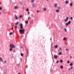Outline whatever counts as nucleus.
I'll return each mask as SVG.
<instances>
[{"instance_id": "nucleus-22", "label": "nucleus", "mask_w": 74, "mask_h": 74, "mask_svg": "<svg viewBox=\"0 0 74 74\" xmlns=\"http://www.w3.org/2000/svg\"><path fill=\"white\" fill-rule=\"evenodd\" d=\"M57 5H58L56 3L55 4V6L56 7Z\"/></svg>"}, {"instance_id": "nucleus-39", "label": "nucleus", "mask_w": 74, "mask_h": 74, "mask_svg": "<svg viewBox=\"0 0 74 74\" xmlns=\"http://www.w3.org/2000/svg\"><path fill=\"white\" fill-rule=\"evenodd\" d=\"M14 29V27H12L11 28V30H13Z\"/></svg>"}, {"instance_id": "nucleus-11", "label": "nucleus", "mask_w": 74, "mask_h": 74, "mask_svg": "<svg viewBox=\"0 0 74 74\" xmlns=\"http://www.w3.org/2000/svg\"><path fill=\"white\" fill-rule=\"evenodd\" d=\"M0 61L1 62H2L3 60L2 59V58H1V57H0Z\"/></svg>"}, {"instance_id": "nucleus-1", "label": "nucleus", "mask_w": 74, "mask_h": 74, "mask_svg": "<svg viewBox=\"0 0 74 74\" xmlns=\"http://www.w3.org/2000/svg\"><path fill=\"white\" fill-rule=\"evenodd\" d=\"M10 51H12V48H15V46L14 45V44H10Z\"/></svg>"}, {"instance_id": "nucleus-8", "label": "nucleus", "mask_w": 74, "mask_h": 74, "mask_svg": "<svg viewBox=\"0 0 74 74\" xmlns=\"http://www.w3.org/2000/svg\"><path fill=\"white\" fill-rule=\"evenodd\" d=\"M70 6L72 7L73 6V3H70Z\"/></svg>"}, {"instance_id": "nucleus-48", "label": "nucleus", "mask_w": 74, "mask_h": 74, "mask_svg": "<svg viewBox=\"0 0 74 74\" xmlns=\"http://www.w3.org/2000/svg\"><path fill=\"white\" fill-rule=\"evenodd\" d=\"M21 48L23 49V47H21Z\"/></svg>"}, {"instance_id": "nucleus-35", "label": "nucleus", "mask_w": 74, "mask_h": 74, "mask_svg": "<svg viewBox=\"0 0 74 74\" xmlns=\"http://www.w3.org/2000/svg\"><path fill=\"white\" fill-rule=\"evenodd\" d=\"M56 63H59V60H57V61L56 62Z\"/></svg>"}, {"instance_id": "nucleus-16", "label": "nucleus", "mask_w": 74, "mask_h": 74, "mask_svg": "<svg viewBox=\"0 0 74 74\" xmlns=\"http://www.w3.org/2000/svg\"><path fill=\"white\" fill-rule=\"evenodd\" d=\"M25 22L26 24H27V23H28V21H25Z\"/></svg>"}, {"instance_id": "nucleus-23", "label": "nucleus", "mask_w": 74, "mask_h": 74, "mask_svg": "<svg viewBox=\"0 0 74 74\" xmlns=\"http://www.w3.org/2000/svg\"><path fill=\"white\" fill-rule=\"evenodd\" d=\"M60 62H61V63H62L63 62V60H60Z\"/></svg>"}, {"instance_id": "nucleus-56", "label": "nucleus", "mask_w": 74, "mask_h": 74, "mask_svg": "<svg viewBox=\"0 0 74 74\" xmlns=\"http://www.w3.org/2000/svg\"><path fill=\"white\" fill-rule=\"evenodd\" d=\"M1 14V12H0V15Z\"/></svg>"}, {"instance_id": "nucleus-28", "label": "nucleus", "mask_w": 74, "mask_h": 74, "mask_svg": "<svg viewBox=\"0 0 74 74\" xmlns=\"http://www.w3.org/2000/svg\"><path fill=\"white\" fill-rule=\"evenodd\" d=\"M14 28L15 29H17V26H15L14 27Z\"/></svg>"}, {"instance_id": "nucleus-29", "label": "nucleus", "mask_w": 74, "mask_h": 74, "mask_svg": "<svg viewBox=\"0 0 74 74\" xmlns=\"http://www.w3.org/2000/svg\"><path fill=\"white\" fill-rule=\"evenodd\" d=\"M43 10L45 11H46V8H44Z\"/></svg>"}, {"instance_id": "nucleus-37", "label": "nucleus", "mask_w": 74, "mask_h": 74, "mask_svg": "<svg viewBox=\"0 0 74 74\" xmlns=\"http://www.w3.org/2000/svg\"><path fill=\"white\" fill-rule=\"evenodd\" d=\"M2 10V8L0 7V10Z\"/></svg>"}, {"instance_id": "nucleus-47", "label": "nucleus", "mask_w": 74, "mask_h": 74, "mask_svg": "<svg viewBox=\"0 0 74 74\" xmlns=\"http://www.w3.org/2000/svg\"><path fill=\"white\" fill-rule=\"evenodd\" d=\"M28 19H30V17H29Z\"/></svg>"}, {"instance_id": "nucleus-2", "label": "nucleus", "mask_w": 74, "mask_h": 74, "mask_svg": "<svg viewBox=\"0 0 74 74\" xmlns=\"http://www.w3.org/2000/svg\"><path fill=\"white\" fill-rule=\"evenodd\" d=\"M25 29H21L19 30V32H22V34H25Z\"/></svg>"}, {"instance_id": "nucleus-45", "label": "nucleus", "mask_w": 74, "mask_h": 74, "mask_svg": "<svg viewBox=\"0 0 74 74\" xmlns=\"http://www.w3.org/2000/svg\"><path fill=\"white\" fill-rule=\"evenodd\" d=\"M6 62H7V61H6V60H5V63H6Z\"/></svg>"}, {"instance_id": "nucleus-42", "label": "nucleus", "mask_w": 74, "mask_h": 74, "mask_svg": "<svg viewBox=\"0 0 74 74\" xmlns=\"http://www.w3.org/2000/svg\"><path fill=\"white\" fill-rule=\"evenodd\" d=\"M20 60H21V61H22V58H21L20 59Z\"/></svg>"}, {"instance_id": "nucleus-25", "label": "nucleus", "mask_w": 74, "mask_h": 74, "mask_svg": "<svg viewBox=\"0 0 74 74\" xmlns=\"http://www.w3.org/2000/svg\"><path fill=\"white\" fill-rule=\"evenodd\" d=\"M21 56H23V53H21Z\"/></svg>"}, {"instance_id": "nucleus-49", "label": "nucleus", "mask_w": 74, "mask_h": 74, "mask_svg": "<svg viewBox=\"0 0 74 74\" xmlns=\"http://www.w3.org/2000/svg\"><path fill=\"white\" fill-rule=\"evenodd\" d=\"M60 50H62V48H60Z\"/></svg>"}, {"instance_id": "nucleus-6", "label": "nucleus", "mask_w": 74, "mask_h": 74, "mask_svg": "<svg viewBox=\"0 0 74 74\" xmlns=\"http://www.w3.org/2000/svg\"><path fill=\"white\" fill-rule=\"evenodd\" d=\"M69 3V1H65V4H67Z\"/></svg>"}, {"instance_id": "nucleus-27", "label": "nucleus", "mask_w": 74, "mask_h": 74, "mask_svg": "<svg viewBox=\"0 0 74 74\" xmlns=\"http://www.w3.org/2000/svg\"><path fill=\"white\" fill-rule=\"evenodd\" d=\"M9 34L10 35H11L12 34V32H10Z\"/></svg>"}, {"instance_id": "nucleus-12", "label": "nucleus", "mask_w": 74, "mask_h": 74, "mask_svg": "<svg viewBox=\"0 0 74 74\" xmlns=\"http://www.w3.org/2000/svg\"><path fill=\"white\" fill-rule=\"evenodd\" d=\"M15 18L16 19H18V18L17 16H16V15H15Z\"/></svg>"}, {"instance_id": "nucleus-19", "label": "nucleus", "mask_w": 74, "mask_h": 74, "mask_svg": "<svg viewBox=\"0 0 74 74\" xmlns=\"http://www.w3.org/2000/svg\"><path fill=\"white\" fill-rule=\"evenodd\" d=\"M60 68L61 69H63V66L62 65H61Z\"/></svg>"}, {"instance_id": "nucleus-50", "label": "nucleus", "mask_w": 74, "mask_h": 74, "mask_svg": "<svg viewBox=\"0 0 74 74\" xmlns=\"http://www.w3.org/2000/svg\"><path fill=\"white\" fill-rule=\"evenodd\" d=\"M60 51V50L59 49V50H58V52H59Z\"/></svg>"}, {"instance_id": "nucleus-17", "label": "nucleus", "mask_w": 74, "mask_h": 74, "mask_svg": "<svg viewBox=\"0 0 74 74\" xmlns=\"http://www.w3.org/2000/svg\"><path fill=\"white\" fill-rule=\"evenodd\" d=\"M69 25V24L68 23H66V26H68Z\"/></svg>"}, {"instance_id": "nucleus-43", "label": "nucleus", "mask_w": 74, "mask_h": 74, "mask_svg": "<svg viewBox=\"0 0 74 74\" xmlns=\"http://www.w3.org/2000/svg\"><path fill=\"white\" fill-rule=\"evenodd\" d=\"M30 14V12H28V14Z\"/></svg>"}, {"instance_id": "nucleus-4", "label": "nucleus", "mask_w": 74, "mask_h": 74, "mask_svg": "<svg viewBox=\"0 0 74 74\" xmlns=\"http://www.w3.org/2000/svg\"><path fill=\"white\" fill-rule=\"evenodd\" d=\"M20 26L21 29H23V24L22 23L20 24Z\"/></svg>"}, {"instance_id": "nucleus-15", "label": "nucleus", "mask_w": 74, "mask_h": 74, "mask_svg": "<svg viewBox=\"0 0 74 74\" xmlns=\"http://www.w3.org/2000/svg\"><path fill=\"white\" fill-rule=\"evenodd\" d=\"M19 23V22H16V23H15V25H18V24Z\"/></svg>"}, {"instance_id": "nucleus-31", "label": "nucleus", "mask_w": 74, "mask_h": 74, "mask_svg": "<svg viewBox=\"0 0 74 74\" xmlns=\"http://www.w3.org/2000/svg\"><path fill=\"white\" fill-rule=\"evenodd\" d=\"M34 0H31V2L32 3H33V2H34Z\"/></svg>"}, {"instance_id": "nucleus-34", "label": "nucleus", "mask_w": 74, "mask_h": 74, "mask_svg": "<svg viewBox=\"0 0 74 74\" xmlns=\"http://www.w3.org/2000/svg\"><path fill=\"white\" fill-rule=\"evenodd\" d=\"M64 30L65 31V32H67V29H66L65 28Z\"/></svg>"}, {"instance_id": "nucleus-41", "label": "nucleus", "mask_w": 74, "mask_h": 74, "mask_svg": "<svg viewBox=\"0 0 74 74\" xmlns=\"http://www.w3.org/2000/svg\"><path fill=\"white\" fill-rule=\"evenodd\" d=\"M66 51H69V49H66Z\"/></svg>"}, {"instance_id": "nucleus-3", "label": "nucleus", "mask_w": 74, "mask_h": 74, "mask_svg": "<svg viewBox=\"0 0 74 74\" xmlns=\"http://www.w3.org/2000/svg\"><path fill=\"white\" fill-rule=\"evenodd\" d=\"M69 19V17H67L64 20L65 22H67L68 21V20Z\"/></svg>"}, {"instance_id": "nucleus-58", "label": "nucleus", "mask_w": 74, "mask_h": 74, "mask_svg": "<svg viewBox=\"0 0 74 74\" xmlns=\"http://www.w3.org/2000/svg\"><path fill=\"white\" fill-rule=\"evenodd\" d=\"M5 74H6V73H5Z\"/></svg>"}, {"instance_id": "nucleus-24", "label": "nucleus", "mask_w": 74, "mask_h": 74, "mask_svg": "<svg viewBox=\"0 0 74 74\" xmlns=\"http://www.w3.org/2000/svg\"><path fill=\"white\" fill-rule=\"evenodd\" d=\"M19 18H22V15H20V16H19Z\"/></svg>"}, {"instance_id": "nucleus-21", "label": "nucleus", "mask_w": 74, "mask_h": 74, "mask_svg": "<svg viewBox=\"0 0 74 74\" xmlns=\"http://www.w3.org/2000/svg\"><path fill=\"white\" fill-rule=\"evenodd\" d=\"M59 55H62V52H60L59 54Z\"/></svg>"}, {"instance_id": "nucleus-38", "label": "nucleus", "mask_w": 74, "mask_h": 74, "mask_svg": "<svg viewBox=\"0 0 74 74\" xmlns=\"http://www.w3.org/2000/svg\"><path fill=\"white\" fill-rule=\"evenodd\" d=\"M67 63H70V61H68L67 62Z\"/></svg>"}, {"instance_id": "nucleus-52", "label": "nucleus", "mask_w": 74, "mask_h": 74, "mask_svg": "<svg viewBox=\"0 0 74 74\" xmlns=\"http://www.w3.org/2000/svg\"><path fill=\"white\" fill-rule=\"evenodd\" d=\"M17 74H21V73H18Z\"/></svg>"}, {"instance_id": "nucleus-46", "label": "nucleus", "mask_w": 74, "mask_h": 74, "mask_svg": "<svg viewBox=\"0 0 74 74\" xmlns=\"http://www.w3.org/2000/svg\"><path fill=\"white\" fill-rule=\"evenodd\" d=\"M37 12H39V10H37Z\"/></svg>"}, {"instance_id": "nucleus-5", "label": "nucleus", "mask_w": 74, "mask_h": 74, "mask_svg": "<svg viewBox=\"0 0 74 74\" xmlns=\"http://www.w3.org/2000/svg\"><path fill=\"white\" fill-rule=\"evenodd\" d=\"M32 7H33L34 8V7H36V5L34 3L32 4Z\"/></svg>"}, {"instance_id": "nucleus-10", "label": "nucleus", "mask_w": 74, "mask_h": 74, "mask_svg": "<svg viewBox=\"0 0 74 74\" xmlns=\"http://www.w3.org/2000/svg\"><path fill=\"white\" fill-rule=\"evenodd\" d=\"M14 8H15V9H18V7L17 6H15L14 7Z\"/></svg>"}, {"instance_id": "nucleus-20", "label": "nucleus", "mask_w": 74, "mask_h": 74, "mask_svg": "<svg viewBox=\"0 0 74 74\" xmlns=\"http://www.w3.org/2000/svg\"><path fill=\"white\" fill-rule=\"evenodd\" d=\"M63 40H66V37H64L63 39Z\"/></svg>"}, {"instance_id": "nucleus-30", "label": "nucleus", "mask_w": 74, "mask_h": 74, "mask_svg": "<svg viewBox=\"0 0 74 74\" xmlns=\"http://www.w3.org/2000/svg\"><path fill=\"white\" fill-rule=\"evenodd\" d=\"M13 52H16V51L15 50H13Z\"/></svg>"}, {"instance_id": "nucleus-13", "label": "nucleus", "mask_w": 74, "mask_h": 74, "mask_svg": "<svg viewBox=\"0 0 74 74\" xmlns=\"http://www.w3.org/2000/svg\"><path fill=\"white\" fill-rule=\"evenodd\" d=\"M68 23L69 24V25H70V23H71V21H69L68 22Z\"/></svg>"}, {"instance_id": "nucleus-55", "label": "nucleus", "mask_w": 74, "mask_h": 74, "mask_svg": "<svg viewBox=\"0 0 74 74\" xmlns=\"http://www.w3.org/2000/svg\"><path fill=\"white\" fill-rule=\"evenodd\" d=\"M1 4V2H0V5Z\"/></svg>"}, {"instance_id": "nucleus-32", "label": "nucleus", "mask_w": 74, "mask_h": 74, "mask_svg": "<svg viewBox=\"0 0 74 74\" xmlns=\"http://www.w3.org/2000/svg\"><path fill=\"white\" fill-rule=\"evenodd\" d=\"M29 8H27L26 9L27 11H29Z\"/></svg>"}, {"instance_id": "nucleus-57", "label": "nucleus", "mask_w": 74, "mask_h": 74, "mask_svg": "<svg viewBox=\"0 0 74 74\" xmlns=\"http://www.w3.org/2000/svg\"><path fill=\"white\" fill-rule=\"evenodd\" d=\"M51 39H52V38H51Z\"/></svg>"}, {"instance_id": "nucleus-40", "label": "nucleus", "mask_w": 74, "mask_h": 74, "mask_svg": "<svg viewBox=\"0 0 74 74\" xmlns=\"http://www.w3.org/2000/svg\"><path fill=\"white\" fill-rule=\"evenodd\" d=\"M73 67L72 66L70 68L71 69H73Z\"/></svg>"}, {"instance_id": "nucleus-14", "label": "nucleus", "mask_w": 74, "mask_h": 74, "mask_svg": "<svg viewBox=\"0 0 74 74\" xmlns=\"http://www.w3.org/2000/svg\"><path fill=\"white\" fill-rule=\"evenodd\" d=\"M56 12H59V10H56Z\"/></svg>"}, {"instance_id": "nucleus-33", "label": "nucleus", "mask_w": 74, "mask_h": 74, "mask_svg": "<svg viewBox=\"0 0 74 74\" xmlns=\"http://www.w3.org/2000/svg\"><path fill=\"white\" fill-rule=\"evenodd\" d=\"M73 17H71V20H73Z\"/></svg>"}, {"instance_id": "nucleus-53", "label": "nucleus", "mask_w": 74, "mask_h": 74, "mask_svg": "<svg viewBox=\"0 0 74 74\" xmlns=\"http://www.w3.org/2000/svg\"><path fill=\"white\" fill-rule=\"evenodd\" d=\"M23 9H24V7L23 8Z\"/></svg>"}, {"instance_id": "nucleus-44", "label": "nucleus", "mask_w": 74, "mask_h": 74, "mask_svg": "<svg viewBox=\"0 0 74 74\" xmlns=\"http://www.w3.org/2000/svg\"><path fill=\"white\" fill-rule=\"evenodd\" d=\"M70 69H71L70 68H69L68 70H71Z\"/></svg>"}, {"instance_id": "nucleus-54", "label": "nucleus", "mask_w": 74, "mask_h": 74, "mask_svg": "<svg viewBox=\"0 0 74 74\" xmlns=\"http://www.w3.org/2000/svg\"><path fill=\"white\" fill-rule=\"evenodd\" d=\"M49 1V0H47V1Z\"/></svg>"}, {"instance_id": "nucleus-9", "label": "nucleus", "mask_w": 74, "mask_h": 74, "mask_svg": "<svg viewBox=\"0 0 74 74\" xmlns=\"http://www.w3.org/2000/svg\"><path fill=\"white\" fill-rule=\"evenodd\" d=\"M73 65V64L72 63H71L70 64V66H72Z\"/></svg>"}, {"instance_id": "nucleus-51", "label": "nucleus", "mask_w": 74, "mask_h": 74, "mask_svg": "<svg viewBox=\"0 0 74 74\" xmlns=\"http://www.w3.org/2000/svg\"><path fill=\"white\" fill-rule=\"evenodd\" d=\"M72 58V56H71L70 57V58Z\"/></svg>"}, {"instance_id": "nucleus-7", "label": "nucleus", "mask_w": 74, "mask_h": 74, "mask_svg": "<svg viewBox=\"0 0 74 74\" xmlns=\"http://www.w3.org/2000/svg\"><path fill=\"white\" fill-rule=\"evenodd\" d=\"M58 58V56H57L56 55H55L54 56V58H55V59H57V58Z\"/></svg>"}, {"instance_id": "nucleus-18", "label": "nucleus", "mask_w": 74, "mask_h": 74, "mask_svg": "<svg viewBox=\"0 0 74 74\" xmlns=\"http://www.w3.org/2000/svg\"><path fill=\"white\" fill-rule=\"evenodd\" d=\"M58 45H56L55 46V48H58Z\"/></svg>"}, {"instance_id": "nucleus-26", "label": "nucleus", "mask_w": 74, "mask_h": 74, "mask_svg": "<svg viewBox=\"0 0 74 74\" xmlns=\"http://www.w3.org/2000/svg\"><path fill=\"white\" fill-rule=\"evenodd\" d=\"M58 8L59 10H60V6H58Z\"/></svg>"}, {"instance_id": "nucleus-36", "label": "nucleus", "mask_w": 74, "mask_h": 74, "mask_svg": "<svg viewBox=\"0 0 74 74\" xmlns=\"http://www.w3.org/2000/svg\"><path fill=\"white\" fill-rule=\"evenodd\" d=\"M19 66V64H16L17 66Z\"/></svg>"}]
</instances>
